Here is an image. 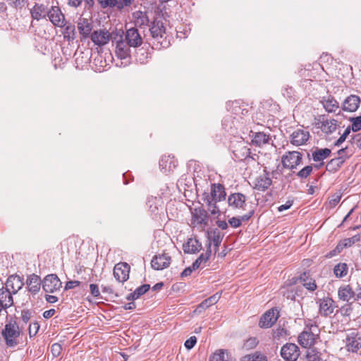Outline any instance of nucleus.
I'll return each mask as SVG.
<instances>
[{
  "label": "nucleus",
  "instance_id": "48",
  "mask_svg": "<svg viewBox=\"0 0 361 361\" xmlns=\"http://www.w3.org/2000/svg\"><path fill=\"white\" fill-rule=\"evenodd\" d=\"M350 121L352 122L350 129L353 132H357L361 129V116L355 118H351Z\"/></svg>",
  "mask_w": 361,
  "mask_h": 361
},
{
  "label": "nucleus",
  "instance_id": "22",
  "mask_svg": "<svg viewBox=\"0 0 361 361\" xmlns=\"http://www.w3.org/2000/svg\"><path fill=\"white\" fill-rule=\"evenodd\" d=\"M360 104V97L351 94L344 100L342 104V109L345 111L355 112L359 108Z\"/></svg>",
  "mask_w": 361,
  "mask_h": 361
},
{
  "label": "nucleus",
  "instance_id": "57",
  "mask_svg": "<svg viewBox=\"0 0 361 361\" xmlns=\"http://www.w3.org/2000/svg\"><path fill=\"white\" fill-rule=\"evenodd\" d=\"M228 224L233 228H238L241 226V220L239 217H232L228 220Z\"/></svg>",
  "mask_w": 361,
  "mask_h": 361
},
{
  "label": "nucleus",
  "instance_id": "1",
  "mask_svg": "<svg viewBox=\"0 0 361 361\" xmlns=\"http://www.w3.org/2000/svg\"><path fill=\"white\" fill-rule=\"evenodd\" d=\"M203 195L208 211L214 215L219 214V209L216 206V203L226 198L224 187L219 183H213L211 185L210 192H204Z\"/></svg>",
  "mask_w": 361,
  "mask_h": 361
},
{
  "label": "nucleus",
  "instance_id": "54",
  "mask_svg": "<svg viewBox=\"0 0 361 361\" xmlns=\"http://www.w3.org/2000/svg\"><path fill=\"white\" fill-rule=\"evenodd\" d=\"M31 318V312L29 310H23L20 312V319L26 324Z\"/></svg>",
  "mask_w": 361,
  "mask_h": 361
},
{
  "label": "nucleus",
  "instance_id": "58",
  "mask_svg": "<svg viewBox=\"0 0 361 361\" xmlns=\"http://www.w3.org/2000/svg\"><path fill=\"white\" fill-rule=\"evenodd\" d=\"M8 4L13 8H20L24 6V0H8Z\"/></svg>",
  "mask_w": 361,
  "mask_h": 361
},
{
  "label": "nucleus",
  "instance_id": "8",
  "mask_svg": "<svg viewBox=\"0 0 361 361\" xmlns=\"http://www.w3.org/2000/svg\"><path fill=\"white\" fill-rule=\"evenodd\" d=\"M62 283L56 274H49L42 281V288L46 293H54L60 290Z\"/></svg>",
  "mask_w": 361,
  "mask_h": 361
},
{
  "label": "nucleus",
  "instance_id": "49",
  "mask_svg": "<svg viewBox=\"0 0 361 361\" xmlns=\"http://www.w3.org/2000/svg\"><path fill=\"white\" fill-rule=\"evenodd\" d=\"M258 341L256 338L252 337L246 340L243 345V348L245 350H250L257 346Z\"/></svg>",
  "mask_w": 361,
  "mask_h": 361
},
{
  "label": "nucleus",
  "instance_id": "12",
  "mask_svg": "<svg viewBox=\"0 0 361 361\" xmlns=\"http://www.w3.org/2000/svg\"><path fill=\"white\" fill-rule=\"evenodd\" d=\"M272 180L270 175L266 170H264V173L259 174L255 178L253 181V188L264 192L267 190L271 185Z\"/></svg>",
  "mask_w": 361,
  "mask_h": 361
},
{
  "label": "nucleus",
  "instance_id": "4",
  "mask_svg": "<svg viewBox=\"0 0 361 361\" xmlns=\"http://www.w3.org/2000/svg\"><path fill=\"white\" fill-rule=\"evenodd\" d=\"M149 31L154 41L157 42V47H165L166 44H164L162 39L165 35V27L163 22L160 20H154L149 25Z\"/></svg>",
  "mask_w": 361,
  "mask_h": 361
},
{
  "label": "nucleus",
  "instance_id": "46",
  "mask_svg": "<svg viewBox=\"0 0 361 361\" xmlns=\"http://www.w3.org/2000/svg\"><path fill=\"white\" fill-rule=\"evenodd\" d=\"M209 238L211 239L212 243L214 245V251L216 252L219 245L221 243L223 238L222 235L219 231H214L213 233L209 236Z\"/></svg>",
  "mask_w": 361,
  "mask_h": 361
},
{
  "label": "nucleus",
  "instance_id": "27",
  "mask_svg": "<svg viewBox=\"0 0 361 361\" xmlns=\"http://www.w3.org/2000/svg\"><path fill=\"white\" fill-rule=\"evenodd\" d=\"M219 298L220 295H219L218 293L210 296L209 298L204 300L200 304H199L196 309L195 310L194 312L198 314L202 313L207 308L216 304L219 300Z\"/></svg>",
  "mask_w": 361,
  "mask_h": 361
},
{
  "label": "nucleus",
  "instance_id": "39",
  "mask_svg": "<svg viewBox=\"0 0 361 361\" xmlns=\"http://www.w3.org/2000/svg\"><path fill=\"white\" fill-rule=\"evenodd\" d=\"M150 286L149 284H144L138 288H137L135 291L130 294H129L126 298L128 300H134L140 298L141 295L145 294L149 289Z\"/></svg>",
  "mask_w": 361,
  "mask_h": 361
},
{
  "label": "nucleus",
  "instance_id": "25",
  "mask_svg": "<svg viewBox=\"0 0 361 361\" xmlns=\"http://www.w3.org/2000/svg\"><path fill=\"white\" fill-rule=\"evenodd\" d=\"M13 300L12 294L2 288L0 289V312L12 306Z\"/></svg>",
  "mask_w": 361,
  "mask_h": 361
},
{
  "label": "nucleus",
  "instance_id": "43",
  "mask_svg": "<svg viewBox=\"0 0 361 361\" xmlns=\"http://www.w3.org/2000/svg\"><path fill=\"white\" fill-rule=\"evenodd\" d=\"M135 24L137 26L146 25L149 23V19L146 13L138 11L134 13Z\"/></svg>",
  "mask_w": 361,
  "mask_h": 361
},
{
  "label": "nucleus",
  "instance_id": "38",
  "mask_svg": "<svg viewBox=\"0 0 361 361\" xmlns=\"http://www.w3.org/2000/svg\"><path fill=\"white\" fill-rule=\"evenodd\" d=\"M331 150L328 148L319 149L317 148L312 152V156L314 161H323L331 154Z\"/></svg>",
  "mask_w": 361,
  "mask_h": 361
},
{
  "label": "nucleus",
  "instance_id": "20",
  "mask_svg": "<svg viewBox=\"0 0 361 361\" xmlns=\"http://www.w3.org/2000/svg\"><path fill=\"white\" fill-rule=\"evenodd\" d=\"M171 263V257L167 254L156 255L153 257L151 264L152 267L156 270H162L169 266Z\"/></svg>",
  "mask_w": 361,
  "mask_h": 361
},
{
  "label": "nucleus",
  "instance_id": "62",
  "mask_svg": "<svg viewBox=\"0 0 361 361\" xmlns=\"http://www.w3.org/2000/svg\"><path fill=\"white\" fill-rule=\"evenodd\" d=\"M252 357V361H267V357L259 353H255Z\"/></svg>",
  "mask_w": 361,
  "mask_h": 361
},
{
  "label": "nucleus",
  "instance_id": "51",
  "mask_svg": "<svg viewBox=\"0 0 361 361\" xmlns=\"http://www.w3.org/2000/svg\"><path fill=\"white\" fill-rule=\"evenodd\" d=\"M350 130H351L350 126L347 127L345 128V130H344L343 133L341 135V136L336 141L335 145L336 146L341 145L345 140L347 137L349 135V134L350 133Z\"/></svg>",
  "mask_w": 361,
  "mask_h": 361
},
{
  "label": "nucleus",
  "instance_id": "35",
  "mask_svg": "<svg viewBox=\"0 0 361 361\" xmlns=\"http://www.w3.org/2000/svg\"><path fill=\"white\" fill-rule=\"evenodd\" d=\"M360 235H355L351 238H345L340 241L335 249V252H341L343 248L351 247L356 242L360 241Z\"/></svg>",
  "mask_w": 361,
  "mask_h": 361
},
{
  "label": "nucleus",
  "instance_id": "13",
  "mask_svg": "<svg viewBox=\"0 0 361 361\" xmlns=\"http://www.w3.org/2000/svg\"><path fill=\"white\" fill-rule=\"evenodd\" d=\"M310 133L305 129H296L290 135V143L295 146L305 145L310 139Z\"/></svg>",
  "mask_w": 361,
  "mask_h": 361
},
{
  "label": "nucleus",
  "instance_id": "3",
  "mask_svg": "<svg viewBox=\"0 0 361 361\" xmlns=\"http://www.w3.org/2000/svg\"><path fill=\"white\" fill-rule=\"evenodd\" d=\"M20 335L18 324L15 321H11L5 325L2 331V336L6 344L8 347H14L18 344L17 338Z\"/></svg>",
  "mask_w": 361,
  "mask_h": 361
},
{
  "label": "nucleus",
  "instance_id": "61",
  "mask_svg": "<svg viewBox=\"0 0 361 361\" xmlns=\"http://www.w3.org/2000/svg\"><path fill=\"white\" fill-rule=\"evenodd\" d=\"M195 269H192V264L187 268H185L183 271L182 273L180 274V276L182 278L183 277H187V276H189L191 275V274L192 273L193 271H195Z\"/></svg>",
  "mask_w": 361,
  "mask_h": 361
},
{
  "label": "nucleus",
  "instance_id": "31",
  "mask_svg": "<svg viewBox=\"0 0 361 361\" xmlns=\"http://www.w3.org/2000/svg\"><path fill=\"white\" fill-rule=\"evenodd\" d=\"M62 35L65 40L73 42L76 37L75 27L71 23L65 21V25L62 27Z\"/></svg>",
  "mask_w": 361,
  "mask_h": 361
},
{
  "label": "nucleus",
  "instance_id": "33",
  "mask_svg": "<svg viewBox=\"0 0 361 361\" xmlns=\"http://www.w3.org/2000/svg\"><path fill=\"white\" fill-rule=\"evenodd\" d=\"M319 128L322 131L326 134H331L334 132L337 128V121L335 119H324L320 122Z\"/></svg>",
  "mask_w": 361,
  "mask_h": 361
},
{
  "label": "nucleus",
  "instance_id": "19",
  "mask_svg": "<svg viewBox=\"0 0 361 361\" xmlns=\"http://www.w3.org/2000/svg\"><path fill=\"white\" fill-rule=\"evenodd\" d=\"M345 348L348 351L357 352L361 348V338L357 333L348 334L345 339Z\"/></svg>",
  "mask_w": 361,
  "mask_h": 361
},
{
  "label": "nucleus",
  "instance_id": "36",
  "mask_svg": "<svg viewBox=\"0 0 361 361\" xmlns=\"http://www.w3.org/2000/svg\"><path fill=\"white\" fill-rule=\"evenodd\" d=\"M212 251L208 250L205 253L201 254L197 259L192 263V269H197L199 268H203L206 266V263L211 257Z\"/></svg>",
  "mask_w": 361,
  "mask_h": 361
},
{
  "label": "nucleus",
  "instance_id": "52",
  "mask_svg": "<svg viewBox=\"0 0 361 361\" xmlns=\"http://www.w3.org/2000/svg\"><path fill=\"white\" fill-rule=\"evenodd\" d=\"M102 8L114 7L118 5L117 0H98Z\"/></svg>",
  "mask_w": 361,
  "mask_h": 361
},
{
  "label": "nucleus",
  "instance_id": "30",
  "mask_svg": "<svg viewBox=\"0 0 361 361\" xmlns=\"http://www.w3.org/2000/svg\"><path fill=\"white\" fill-rule=\"evenodd\" d=\"M26 283L30 292L34 294L39 292L41 286L39 276L36 274H32L27 277Z\"/></svg>",
  "mask_w": 361,
  "mask_h": 361
},
{
  "label": "nucleus",
  "instance_id": "50",
  "mask_svg": "<svg viewBox=\"0 0 361 361\" xmlns=\"http://www.w3.org/2000/svg\"><path fill=\"white\" fill-rule=\"evenodd\" d=\"M39 329V324L38 322H35L29 325L28 331L30 337L35 336Z\"/></svg>",
  "mask_w": 361,
  "mask_h": 361
},
{
  "label": "nucleus",
  "instance_id": "47",
  "mask_svg": "<svg viewBox=\"0 0 361 361\" xmlns=\"http://www.w3.org/2000/svg\"><path fill=\"white\" fill-rule=\"evenodd\" d=\"M312 169L313 168L312 166H306L297 173V176L300 178H306L310 175Z\"/></svg>",
  "mask_w": 361,
  "mask_h": 361
},
{
  "label": "nucleus",
  "instance_id": "56",
  "mask_svg": "<svg viewBox=\"0 0 361 361\" xmlns=\"http://www.w3.org/2000/svg\"><path fill=\"white\" fill-rule=\"evenodd\" d=\"M196 343H197V338L195 336H191L190 338H189L188 339H187L185 341V347L187 349L190 350L195 346Z\"/></svg>",
  "mask_w": 361,
  "mask_h": 361
},
{
  "label": "nucleus",
  "instance_id": "64",
  "mask_svg": "<svg viewBox=\"0 0 361 361\" xmlns=\"http://www.w3.org/2000/svg\"><path fill=\"white\" fill-rule=\"evenodd\" d=\"M353 292L355 300H361V288L358 286L357 288H353Z\"/></svg>",
  "mask_w": 361,
  "mask_h": 361
},
{
  "label": "nucleus",
  "instance_id": "41",
  "mask_svg": "<svg viewBox=\"0 0 361 361\" xmlns=\"http://www.w3.org/2000/svg\"><path fill=\"white\" fill-rule=\"evenodd\" d=\"M149 212L153 214H157L159 207L161 206V200L157 197H151L147 201Z\"/></svg>",
  "mask_w": 361,
  "mask_h": 361
},
{
  "label": "nucleus",
  "instance_id": "26",
  "mask_svg": "<svg viewBox=\"0 0 361 361\" xmlns=\"http://www.w3.org/2000/svg\"><path fill=\"white\" fill-rule=\"evenodd\" d=\"M353 288L350 285H343L338 290V296L341 300L349 302L355 300Z\"/></svg>",
  "mask_w": 361,
  "mask_h": 361
},
{
  "label": "nucleus",
  "instance_id": "16",
  "mask_svg": "<svg viewBox=\"0 0 361 361\" xmlns=\"http://www.w3.org/2000/svg\"><path fill=\"white\" fill-rule=\"evenodd\" d=\"M279 316V312L276 309H271L267 311L259 320V326L261 328H269L272 326L277 321Z\"/></svg>",
  "mask_w": 361,
  "mask_h": 361
},
{
  "label": "nucleus",
  "instance_id": "60",
  "mask_svg": "<svg viewBox=\"0 0 361 361\" xmlns=\"http://www.w3.org/2000/svg\"><path fill=\"white\" fill-rule=\"evenodd\" d=\"M80 284V282L78 281H69L66 282V286H65V289L66 290L73 289L75 287L79 286Z\"/></svg>",
  "mask_w": 361,
  "mask_h": 361
},
{
  "label": "nucleus",
  "instance_id": "6",
  "mask_svg": "<svg viewBox=\"0 0 361 361\" xmlns=\"http://www.w3.org/2000/svg\"><path fill=\"white\" fill-rule=\"evenodd\" d=\"M302 154L299 152H288L281 158V162L285 168L293 169L300 164Z\"/></svg>",
  "mask_w": 361,
  "mask_h": 361
},
{
  "label": "nucleus",
  "instance_id": "55",
  "mask_svg": "<svg viewBox=\"0 0 361 361\" xmlns=\"http://www.w3.org/2000/svg\"><path fill=\"white\" fill-rule=\"evenodd\" d=\"M62 350V347L59 343H54L51 347V351L54 357H58Z\"/></svg>",
  "mask_w": 361,
  "mask_h": 361
},
{
  "label": "nucleus",
  "instance_id": "2",
  "mask_svg": "<svg viewBox=\"0 0 361 361\" xmlns=\"http://www.w3.org/2000/svg\"><path fill=\"white\" fill-rule=\"evenodd\" d=\"M319 329L314 324H307L303 331L298 336V341L302 348L312 349L311 347L319 338Z\"/></svg>",
  "mask_w": 361,
  "mask_h": 361
},
{
  "label": "nucleus",
  "instance_id": "40",
  "mask_svg": "<svg viewBox=\"0 0 361 361\" xmlns=\"http://www.w3.org/2000/svg\"><path fill=\"white\" fill-rule=\"evenodd\" d=\"M343 164V159L342 157H336L330 160L326 166L327 171L330 172L337 171Z\"/></svg>",
  "mask_w": 361,
  "mask_h": 361
},
{
  "label": "nucleus",
  "instance_id": "32",
  "mask_svg": "<svg viewBox=\"0 0 361 361\" xmlns=\"http://www.w3.org/2000/svg\"><path fill=\"white\" fill-rule=\"evenodd\" d=\"M202 245L195 238H189L188 241L183 244V249L185 253H195L201 250Z\"/></svg>",
  "mask_w": 361,
  "mask_h": 361
},
{
  "label": "nucleus",
  "instance_id": "63",
  "mask_svg": "<svg viewBox=\"0 0 361 361\" xmlns=\"http://www.w3.org/2000/svg\"><path fill=\"white\" fill-rule=\"evenodd\" d=\"M135 0H122L121 2L118 3L117 8L122 9L124 6H130Z\"/></svg>",
  "mask_w": 361,
  "mask_h": 361
},
{
  "label": "nucleus",
  "instance_id": "53",
  "mask_svg": "<svg viewBox=\"0 0 361 361\" xmlns=\"http://www.w3.org/2000/svg\"><path fill=\"white\" fill-rule=\"evenodd\" d=\"M341 195L335 194L329 199L328 204L331 208L335 207L341 200Z\"/></svg>",
  "mask_w": 361,
  "mask_h": 361
},
{
  "label": "nucleus",
  "instance_id": "37",
  "mask_svg": "<svg viewBox=\"0 0 361 361\" xmlns=\"http://www.w3.org/2000/svg\"><path fill=\"white\" fill-rule=\"evenodd\" d=\"M270 140L269 135H267L263 132L255 133L252 138V143L256 146H262L267 144Z\"/></svg>",
  "mask_w": 361,
  "mask_h": 361
},
{
  "label": "nucleus",
  "instance_id": "34",
  "mask_svg": "<svg viewBox=\"0 0 361 361\" xmlns=\"http://www.w3.org/2000/svg\"><path fill=\"white\" fill-rule=\"evenodd\" d=\"M322 104L325 110L329 113L336 112L339 108V103L332 96L324 97Z\"/></svg>",
  "mask_w": 361,
  "mask_h": 361
},
{
  "label": "nucleus",
  "instance_id": "18",
  "mask_svg": "<svg viewBox=\"0 0 361 361\" xmlns=\"http://www.w3.org/2000/svg\"><path fill=\"white\" fill-rule=\"evenodd\" d=\"M246 197L240 192H235L228 197V204L233 209H245L246 206Z\"/></svg>",
  "mask_w": 361,
  "mask_h": 361
},
{
  "label": "nucleus",
  "instance_id": "24",
  "mask_svg": "<svg viewBox=\"0 0 361 361\" xmlns=\"http://www.w3.org/2000/svg\"><path fill=\"white\" fill-rule=\"evenodd\" d=\"M131 47L123 39H121L116 43V54L121 59H126L130 55Z\"/></svg>",
  "mask_w": 361,
  "mask_h": 361
},
{
  "label": "nucleus",
  "instance_id": "5",
  "mask_svg": "<svg viewBox=\"0 0 361 361\" xmlns=\"http://www.w3.org/2000/svg\"><path fill=\"white\" fill-rule=\"evenodd\" d=\"M77 28L80 35L81 40L87 39L92 33V20L81 16L77 20Z\"/></svg>",
  "mask_w": 361,
  "mask_h": 361
},
{
  "label": "nucleus",
  "instance_id": "59",
  "mask_svg": "<svg viewBox=\"0 0 361 361\" xmlns=\"http://www.w3.org/2000/svg\"><path fill=\"white\" fill-rule=\"evenodd\" d=\"M90 293L92 296H94L95 298L99 296L100 292H99V287L97 285L93 284V283L90 284Z\"/></svg>",
  "mask_w": 361,
  "mask_h": 361
},
{
  "label": "nucleus",
  "instance_id": "17",
  "mask_svg": "<svg viewBox=\"0 0 361 361\" xmlns=\"http://www.w3.org/2000/svg\"><path fill=\"white\" fill-rule=\"evenodd\" d=\"M23 279L18 275H11L7 279L4 289L13 295L17 293L23 288Z\"/></svg>",
  "mask_w": 361,
  "mask_h": 361
},
{
  "label": "nucleus",
  "instance_id": "23",
  "mask_svg": "<svg viewBox=\"0 0 361 361\" xmlns=\"http://www.w3.org/2000/svg\"><path fill=\"white\" fill-rule=\"evenodd\" d=\"M177 166V161L173 157L163 156L159 161V167L164 173L173 171Z\"/></svg>",
  "mask_w": 361,
  "mask_h": 361
},
{
  "label": "nucleus",
  "instance_id": "42",
  "mask_svg": "<svg viewBox=\"0 0 361 361\" xmlns=\"http://www.w3.org/2000/svg\"><path fill=\"white\" fill-rule=\"evenodd\" d=\"M348 271V265L345 263H339L334 268V273L338 278L345 276Z\"/></svg>",
  "mask_w": 361,
  "mask_h": 361
},
{
  "label": "nucleus",
  "instance_id": "29",
  "mask_svg": "<svg viewBox=\"0 0 361 361\" xmlns=\"http://www.w3.org/2000/svg\"><path fill=\"white\" fill-rule=\"evenodd\" d=\"M298 280L302 286L310 291H314L317 288L315 281L310 277L308 272L301 274Z\"/></svg>",
  "mask_w": 361,
  "mask_h": 361
},
{
  "label": "nucleus",
  "instance_id": "9",
  "mask_svg": "<svg viewBox=\"0 0 361 361\" xmlns=\"http://www.w3.org/2000/svg\"><path fill=\"white\" fill-rule=\"evenodd\" d=\"M280 353L286 361H296L300 355V349L295 343H286L282 346Z\"/></svg>",
  "mask_w": 361,
  "mask_h": 361
},
{
  "label": "nucleus",
  "instance_id": "21",
  "mask_svg": "<svg viewBox=\"0 0 361 361\" xmlns=\"http://www.w3.org/2000/svg\"><path fill=\"white\" fill-rule=\"evenodd\" d=\"M319 312L323 316H329L334 312L335 306L334 301L329 297L319 299L318 301Z\"/></svg>",
  "mask_w": 361,
  "mask_h": 361
},
{
  "label": "nucleus",
  "instance_id": "44",
  "mask_svg": "<svg viewBox=\"0 0 361 361\" xmlns=\"http://www.w3.org/2000/svg\"><path fill=\"white\" fill-rule=\"evenodd\" d=\"M210 361H228L227 351L225 350H218L210 357Z\"/></svg>",
  "mask_w": 361,
  "mask_h": 361
},
{
  "label": "nucleus",
  "instance_id": "10",
  "mask_svg": "<svg viewBox=\"0 0 361 361\" xmlns=\"http://www.w3.org/2000/svg\"><path fill=\"white\" fill-rule=\"evenodd\" d=\"M47 17L56 27H63L65 25L66 18L59 6H51L48 10Z\"/></svg>",
  "mask_w": 361,
  "mask_h": 361
},
{
  "label": "nucleus",
  "instance_id": "14",
  "mask_svg": "<svg viewBox=\"0 0 361 361\" xmlns=\"http://www.w3.org/2000/svg\"><path fill=\"white\" fill-rule=\"evenodd\" d=\"M130 267L126 262H120L114 268V276L118 282L123 283L129 278Z\"/></svg>",
  "mask_w": 361,
  "mask_h": 361
},
{
  "label": "nucleus",
  "instance_id": "15",
  "mask_svg": "<svg viewBox=\"0 0 361 361\" xmlns=\"http://www.w3.org/2000/svg\"><path fill=\"white\" fill-rule=\"evenodd\" d=\"M124 40L133 48L138 47L142 44V38L137 29L135 27L126 30Z\"/></svg>",
  "mask_w": 361,
  "mask_h": 361
},
{
  "label": "nucleus",
  "instance_id": "45",
  "mask_svg": "<svg viewBox=\"0 0 361 361\" xmlns=\"http://www.w3.org/2000/svg\"><path fill=\"white\" fill-rule=\"evenodd\" d=\"M306 357L307 361H326L322 357L321 353L315 349H308Z\"/></svg>",
  "mask_w": 361,
  "mask_h": 361
},
{
  "label": "nucleus",
  "instance_id": "11",
  "mask_svg": "<svg viewBox=\"0 0 361 361\" xmlns=\"http://www.w3.org/2000/svg\"><path fill=\"white\" fill-rule=\"evenodd\" d=\"M90 37L94 45L103 47L110 41L111 34L106 29H99L93 31Z\"/></svg>",
  "mask_w": 361,
  "mask_h": 361
},
{
  "label": "nucleus",
  "instance_id": "28",
  "mask_svg": "<svg viewBox=\"0 0 361 361\" xmlns=\"http://www.w3.org/2000/svg\"><path fill=\"white\" fill-rule=\"evenodd\" d=\"M48 10L43 4H35L30 11L31 16L33 19L39 20L47 16Z\"/></svg>",
  "mask_w": 361,
  "mask_h": 361
},
{
  "label": "nucleus",
  "instance_id": "7",
  "mask_svg": "<svg viewBox=\"0 0 361 361\" xmlns=\"http://www.w3.org/2000/svg\"><path fill=\"white\" fill-rule=\"evenodd\" d=\"M191 224L192 226H204L208 222L207 211L201 207L191 209Z\"/></svg>",
  "mask_w": 361,
  "mask_h": 361
}]
</instances>
